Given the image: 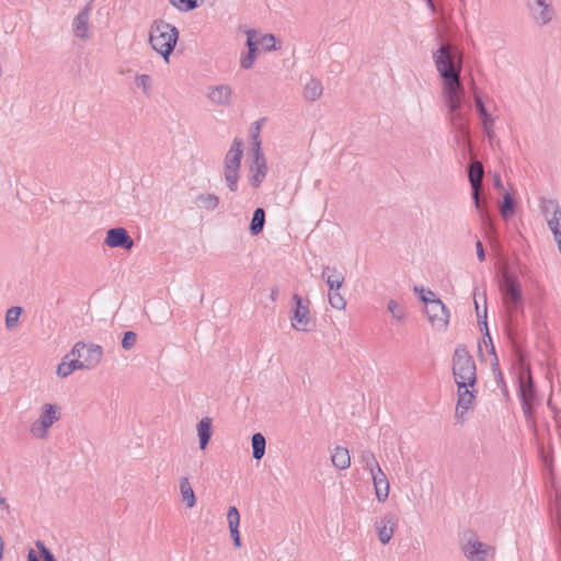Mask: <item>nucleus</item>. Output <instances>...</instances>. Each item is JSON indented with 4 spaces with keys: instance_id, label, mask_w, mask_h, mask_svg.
<instances>
[{
    "instance_id": "nucleus-11",
    "label": "nucleus",
    "mask_w": 561,
    "mask_h": 561,
    "mask_svg": "<svg viewBox=\"0 0 561 561\" xmlns=\"http://www.w3.org/2000/svg\"><path fill=\"white\" fill-rule=\"evenodd\" d=\"M291 301L290 321L293 328L297 331L309 332L310 328H308V325L311 318L308 305L305 304L304 298L298 294L293 295Z\"/></svg>"
},
{
    "instance_id": "nucleus-17",
    "label": "nucleus",
    "mask_w": 561,
    "mask_h": 561,
    "mask_svg": "<svg viewBox=\"0 0 561 561\" xmlns=\"http://www.w3.org/2000/svg\"><path fill=\"white\" fill-rule=\"evenodd\" d=\"M397 522L398 518L392 513H388L375 522L378 539L382 545H387L391 540Z\"/></svg>"
},
{
    "instance_id": "nucleus-56",
    "label": "nucleus",
    "mask_w": 561,
    "mask_h": 561,
    "mask_svg": "<svg viewBox=\"0 0 561 561\" xmlns=\"http://www.w3.org/2000/svg\"><path fill=\"white\" fill-rule=\"evenodd\" d=\"M278 296V289L276 287H274L272 290H271V298L272 300H275Z\"/></svg>"
},
{
    "instance_id": "nucleus-13",
    "label": "nucleus",
    "mask_w": 561,
    "mask_h": 561,
    "mask_svg": "<svg viewBox=\"0 0 561 561\" xmlns=\"http://www.w3.org/2000/svg\"><path fill=\"white\" fill-rule=\"evenodd\" d=\"M425 305V314L428 321L437 327L438 330H445L448 325L449 311L438 298L430 299Z\"/></svg>"
},
{
    "instance_id": "nucleus-28",
    "label": "nucleus",
    "mask_w": 561,
    "mask_h": 561,
    "mask_svg": "<svg viewBox=\"0 0 561 561\" xmlns=\"http://www.w3.org/2000/svg\"><path fill=\"white\" fill-rule=\"evenodd\" d=\"M250 182L254 188H257L264 181L267 172L266 162L252 163L250 165Z\"/></svg>"
},
{
    "instance_id": "nucleus-38",
    "label": "nucleus",
    "mask_w": 561,
    "mask_h": 561,
    "mask_svg": "<svg viewBox=\"0 0 561 561\" xmlns=\"http://www.w3.org/2000/svg\"><path fill=\"white\" fill-rule=\"evenodd\" d=\"M23 312V308L20 306H13L7 310L5 313V327L8 330H12L18 325L20 316Z\"/></svg>"
},
{
    "instance_id": "nucleus-53",
    "label": "nucleus",
    "mask_w": 561,
    "mask_h": 561,
    "mask_svg": "<svg viewBox=\"0 0 561 561\" xmlns=\"http://www.w3.org/2000/svg\"><path fill=\"white\" fill-rule=\"evenodd\" d=\"M27 561H41V557L31 548L27 552Z\"/></svg>"
},
{
    "instance_id": "nucleus-22",
    "label": "nucleus",
    "mask_w": 561,
    "mask_h": 561,
    "mask_svg": "<svg viewBox=\"0 0 561 561\" xmlns=\"http://www.w3.org/2000/svg\"><path fill=\"white\" fill-rule=\"evenodd\" d=\"M232 90L227 84H219L213 88L207 94L208 99L218 105H230Z\"/></svg>"
},
{
    "instance_id": "nucleus-49",
    "label": "nucleus",
    "mask_w": 561,
    "mask_h": 561,
    "mask_svg": "<svg viewBox=\"0 0 561 561\" xmlns=\"http://www.w3.org/2000/svg\"><path fill=\"white\" fill-rule=\"evenodd\" d=\"M250 36H251L252 42L255 44V47L259 48V45H261L260 37L262 35H260V33L256 30L250 28L247 32V38H250Z\"/></svg>"
},
{
    "instance_id": "nucleus-57",
    "label": "nucleus",
    "mask_w": 561,
    "mask_h": 561,
    "mask_svg": "<svg viewBox=\"0 0 561 561\" xmlns=\"http://www.w3.org/2000/svg\"><path fill=\"white\" fill-rule=\"evenodd\" d=\"M3 548H4V543H3L2 537L0 536V561L3 559Z\"/></svg>"
},
{
    "instance_id": "nucleus-59",
    "label": "nucleus",
    "mask_w": 561,
    "mask_h": 561,
    "mask_svg": "<svg viewBox=\"0 0 561 561\" xmlns=\"http://www.w3.org/2000/svg\"><path fill=\"white\" fill-rule=\"evenodd\" d=\"M556 241H557L558 247H559V250H560V252H561V238L557 239Z\"/></svg>"
},
{
    "instance_id": "nucleus-39",
    "label": "nucleus",
    "mask_w": 561,
    "mask_h": 561,
    "mask_svg": "<svg viewBox=\"0 0 561 561\" xmlns=\"http://www.w3.org/2000/svg\"><path fill=\"white\" fill-rule=\"evenodd\" d=\"M263 50L273 51L280 49V43L274 34H265L260 37Z\"/></svg>"
},
{
    "instance_id": "nucleus-52",
    "label": "nucleus",
    "mask_w": 561,
    "mask_h": 561,
    "mask_svg": "<svg viewBox=\"0 0 561 561\" xmlns=\"http://www.w3.org/2000/svg\"><path fill=\"white\" fill-rule=\"evenodd\" d=\"M493 184H494L495 188L504 191V186L502 184V180H501V175L500 174H497V173L494 174V176H493Z\"/></svg>"
},
{
    "instance_id": "nucleus-16",
    "label": "nucleus",
    "mask_w": 561,
    "mask_h": 561,
    "mask_svg": "<svg viewBox=\"0 0 561 561\" xmlns=\"http://www.w3.org/2000/svg\"><path fill=\"white\" fill-rule=\"evenodd\" d=\"M458 400L456 405V417L461 419L463 414L471 409L476 399V390H470L474 386L465 385L463 381H458Z\"/></svg>"
},
{
    "instance_id": "nucleus-14",
    "label": "nucleus",
    "mask_w": 561,
    "mask_h": 561,
    "mask_svg": "<svg viewBox=\"0 0 561 561\" xmlns=\"http://www.w3.org/2000/svg\"><path fill=\"white\" fill-rule=\"evenodd\" d=\"M103 243L108 248H119L123 250H130L135 244L134 239L123 227L110 228L106 231V237Z\"/></svg>"
},
{
    "instance_id": "nucleus-21",
    "label": "nucleus",
    "mask_w": 561,
    "mask_h": 561,
    "mask_svg": "<svg viewBox=\"0 0 561 561\" xmlns=\"http://www.w3.org/2000/svg\"><path fill=\"white\" fill-rule=\"evenodd\" d=\"M199 448L206 449L213 436V420L208 416L203 417L196 426Z\"/></svg>"
},
{
    "instance_id": "nucleus-3",
    "label": "nucleus",
    "mask_w": 561,
    "mask_h": 561,
    "mask_svg": "<svg viewBox=\"0 0 561 561\" xmlns=\"http://www.w3.org/2000/svg\"><path fill=\"white\" fill-rule=\"evenodd\" d=\"M178 39L179 31L174 25L163 20H156L152 23L149 32V43L165 61L169 60L170 55L173 53Z\"/></svg>"
},
{
    "instance_id": "nucleus-48",
    "label": "nucleus",
    "mask_w": 561,
    "mask_h": 561,
    "mask_svg": "<svg viewBox=\"0 0 561 561\" xmlns=\"http://www.w3.org/2000/svg\"><path fill=\"white\" fill-rule=\"evenodd\" d=\"M136 85L141 88L146 94L151 85V78L148 75H140L136 77Z\"/></svg>"
},
{
    "instance_id": "nucleus-55",
    "label": "nucleus",
    "mask_w": 561,
    "mask_h": 561,
    "mask_svg": "<svg viewBox=\"0 0 561 561\" xmlns=\"http://www.w3.org/2000/svg\"><path fill=\"white\" fill-rule=\"evenodd\" d=\"M0 506L7 511V513L10 515L11 514V510H10V506L9 504L7 503V500L2 496H0Z\"/></svg>"
},
{
    "instance_id": "nucleus-29",
    "label": "nucleus",
    "mask_w": 561,
    "mask_h": 561,
    "mask_svg": "<svg viewBox=\"0 0 561 561\" xmlns=\"http://www.w3.org/2000/svg\"><path fill=\"white\" fill-rule=\"evenodd\" d=\"M264 225H265V210L262 207H257L254 209L251 221H250V226H249L250 233L252 236L260 234L264 229Z\"/></svg>"
},
{
    "instance_id": "nucleus-34",
    "label": "nucleus",
    "mask_w": 561,
    "mask_h": 561,
    "mask_svg": "<svg viewBox=\"0 0 561 561\" xmlns=\"http://www.w3.org/2000/svg\"><path fill=\"white\" fill-rule=\"evenodd\" d=\"M491 365H492V371L494 374V378H495L496 385H497V387H500L503 397L508 400L510 399V392H508L507 385H506V382L504 380L503 373H502V370L500 368L497 356H495V362H492Z\"/></svg>"
},
{
    "instance_id": "nucleus-50",
    "label": "nucleus",
    "mask_w": 561,
    "mask_h": 561,
    "mask_svg": "<svg viewBox=\"0 0 561 561\" xmlns=\"http://www.w3.org/2000/svg\"><path fill=\"white\" fill-rule=\"evenodd\" d=\"M476 250H477V256L480 262L485 261V251L483 248V244L480 240H477L476 242Z\"/></svg>"
},
{
    "instance_id": "nucleus-46",
    "label": "nucleus",
    "mask_w": 561,
    "mask_h": 561,
    "mask_svg": "<svg viewBox=\"0 0 561 561\" xmlns=\"http://www.w3.org/2000/svg\"><path fill=\"white\" fill-rule=\"evenodd\" d=\"M388 310L397 320H402L405 316L403 308L393 299L388 302Z\"/></svg>"
},
{
    "instance_id": "nucleus-9",
    "label": "nucleus",
    "mask_w": 561,
    "mask_h": 561,
    "mask_svg": "<svg viewBox=\"0 0 561 561\" xmlns=\"http://www.w3.org/2000/svg\"><path fill=\"white\" fill-rule=\"evenodd\" d=\"M478 289L476 288L474 290V307H476V312H477V318H478V323L480 325V330L483 332V343L485 344V346L488 347V353L490 355H493L494 357L496 356V353H495V347H494V344L492 342V337H491V334H490V331H489V328H488V322H486V294L485 291L483 290L482 294H478L477 291ZM493 362H495V358L493 359Z\"/></svg>"
},
{
    "instance_id": "nucleus-30",
    "label": "nucleus",
    "mask_w": 561,
    "mask_h": 561,
    "mask_svg": "<svg viewBox=\"0 0 561 561\" xmlns=\"http://www.w3.org/2000/svg\"><path fill=\"white\" fill-rule=\"evenodd\" d=\"M180 492L182 495V500L185 502L186 506L192 508L196 505V495L190 483L188 478L183 477L180 480Z\"/></svg>"
},
{
    "instance_id": "nucleus-18",
    "label": "nucleus",
    "mask_w": 561,
    "mask_h": 561,
    "mask_svg": "<svg viewBox=\"0 0 561 561\" xmlns=\"http://www.w3.org/2000/svg\"><path fill=\"white\" fill-rule=\"evenodd\" d=\"M371 479L377 500L381 503L385 502L389 496V482L387 476L381 469H378V471L371 474Z\"/></svg>"
},
{
    "instance_id": "nucleus-37",
    "label": "nucleus",
    "mask_w": 561,
    "mask_h": 561,
    "mask_svg": "<svg viewBox=\"0 0 561 561\" xmlns=\"http://www.w3.org/2000/svg\"><path fill=\"white\" fill-rule=\"evenodd\" d=\"M252 140V163L266 162L262 150V141L257 134L251 135Z\"/></svg>"
},
{
    "instance_id": "nucleus-32",
    "label": "nucleus",
    "mask_w": 561,
    "mask_h": 561,
    "mask_svg": "<svg viewBox=\"0 0 561 561\" xmlns=\"http://www.w3.org/2000/svg\"><path fill=\"white\" fill-rule=\"evenodd\" d=\"M474 105L482 126L489 127V125H491V122H493V118L491 114L488 112V108L483 103L481 96L477 92H474Z\"/></svg>"
},
{
    "instance_id": "nucleus-5",
    "label": "nucleus",
    "mask_w": 561,
    "mask_h": 561,
    "mask_svg": "<svg viewBox=\"0 0 561 561\" xmlns=\"http://www.w3.org/2000/svg\"><path fill=\"white\" fill-rule=\"evenodd\" d=\"M500 290L511 317H513V314L523 313L524 298L522 286L514 273H505L502 276L500 280Z\"/></svg>"
},
{
    "instance_id": "nucleus-42",
    "label": "nucleus",
    "mask_w": 561,
    "mask_h": 561,
    "mask_svg": "<svg viewBox=\"0 0 561 561\" xmlns=\"http://www.w3.org/2000/svg\"><path fill=\"white\" fill-rule=\"evenodd\" d=\"M137 342V333L134 331H125L121 341L122 347L125 351L131 350Z\"/></svg>"
},
{
    "instance_id": "nucleus-10",
    "label": "nucleus",
    "mask_w": 561,
    "mask_h": 561,
    "mask_svg": "<svg viewBox=\"0 0 561 561\" xmlns=\"http://www.w3.org/2000/svg\"><path fill=\"white\" fill-rule=\"evenodd\" d=\"M60 419V412L56 404L45 403L42 407L39 417L31 425V433L37 438H45L48 428Z\"/></svg>"
},
{
    "instance_id": "nucleus-31",
    "label": "nucleus",
    "mask_w": 561,
    "mask_h": 561,
    "mask_svg": "<svg viewBox=\"0 0 561 561\" xmlns=\"http://www.w3.org/2000/svg\"><path fill=\"white\" fill-rule=\"evenodd\" d=\"M252 444V457L256 460H261L265 454L266 439L262 433H255L251 438Z\"/></svg>"
},
{
    "instance_id": "nucleus-44",
    "label": "nucleus",
    "mask_w": 561,
    "mask_h": 561,
    "mask_svg": "<svg viewBox=\"0 0 561 561\" xmlns=\"http://www.w3.org/2000/svg\"><path fill=\"white\" fill-rule=\"evenodd\" d=\"M548 227L553 233L554 240L561 238V217L558 215L554 217L548 218Z\"/></svg>"
},
{
    "instance_id": "nucleus-45",
    "label": "nucleus",
    "mask_w": 561,
    "mask_h": 561,
    "mask_svg": "<svg viewBox=\"0 0 561 561\" xmlns=\"http://www.w3.org/2000/svg\"><path fill=\"white\" fill-rule=\"evenodd\" d=\"M413 291L419 296L420 300L424 302V305L430 302V299L435 298V294L431 289L425 290L422 286L415 285L413 287Z\"/></svg>"
},
{
    "instance_id": "nucleus-2",
    "label": "nucleus",
    "mask_w": 561,
    "mask_h": 561,
    "mask_svg": "<svg viewBox=\"0 0 561 561\" xmlns=\"http://www.w3.org/2000/svg\"><path fill=\"white\" fill-rule=\"evenodd\" d=\"M517 383L523 413L527 422H535V411L540 399L531 375L530 365L523 353H519L517 356Z\"/></svg>"
},
{
    "instance_id": "nucleus-1",
    "label": "nucleus",
    "mask_w": 561,
    "mask_h": 561,
    "mask_svg": "<svg viewBox=\"0 0 561 561\" xmlns=\"http://www.w3.org/2000/svg\"><path fill=\"white\" fill-rule=\"evenodd\" d=\"M433 60L443 81L448 119L455 131L454 141L457 146L467 148L470 145L472 106L465 95L460 80L462 54L456 46L442 42L433 53Z\"/></svg>"
},
{
    "instance_id": "nucleus-23",
    "label": "nucleus",
    "mask_w": 561,
    "mask_h": 561,
    "mask_svg": "<svg viewBox=\"0 0 561 561\" xmlns=\"http://www.w3.org/2000/svg\"><path fill=\"white\" fill-rule=\"evenodd\" d=\"M78 369H84V367L77 356H70L68 359H65V357L62 358L56 373L58 377L66 378Z\"/></svg>"
},
{
    "instance_id": "nucleus-41",
    "label": "nucleus",
    "mask_w": 561,
    "mask_h": 561,
    "mask_svg": "<svg viewBox=\"0 0 561 561\" xmlns=\"http://www.w3.org/2000/svg\"><path fill=\"white\" fill-rule=\"evenodd\" d=\"M204 0H170V3L181 11H192L198 8Z\"/></svg>"
},
{
    "instance_id": "nucleus-15",
    "label": "nucleus",
    "mask_w": 561,
    "mask_h": 561,
    "mask_svg": "<svg viewBox=\"0 0 561 561\" xmlns=\"http://www.w3.org/2000/svg\"><path fill=\"white\" fill-rule=\"evenodd\" d=\"M491 547L480 541L473 533H470V537L462 547L465 556L470 561H484Z\"/></svg>"
},
{
    "instance_id": "nucleus-12",
    "label": "nucleus",
    "mask_w": 561,
    "mask_h": 561,
    "mask_svg": "<svg viewBox=\"0 0 561 561\" xmlns=\"http://www.w3.org/2000/svg\"><path fill=\"white\" fill-rule=\"evenodd\" d=\"M527 8L535 23L539 26L550 23L556 13L552 0H527Z\"/></svg>"
},
{
    "instance_id": "nucleus-26",
    "label": "nucleus",
    "mask_w": 561,
    "mask_h": 561,
    "mask_svg": "<svg viewBox=\"0 0 561 561\" xmlns=\"http://www.w3.org/2000/svg\"><path fill=\"white\" fill-rule=\"evenodd\" d=\"M90 16L89 7L83 8L73 20V32L76 36L84 38L87 37L88 21Z\"/></svg>"
},
{
    "instance_id": "nucleus-40",
    "label": "nucleus",
    "mask_w": 561,
    "mask_h": 561,
    "mask_svg": "<svg viewBox=\"0 0 561 561\" xmlns=\"http://www.w3.org/2000/svg\"><path fill=\"white\" fill-rule=\"evenodd\" d=\"M542 213L547 220H548V218L554 217L557 215L559 217H561V208H560L558 202L552 201V199L543 201Z\"/></svg>"
},
{
    "instance_id": "nucleus-24",
    "label": "nucleus",
    "mask_w": 561,
    "mask_h": 561,
    "mask_svg": "<svg viewBox=\"0 0 561 561\" xmlns=\"http://www.w3.org/2000/svg\"><path fill=\"white\" fill-rule=\"evenodd\" d=\"M245 46L248 47V50L241 53L240 67L248 70L253 67L260 50L257 47H255V44L252 42L251 37L247 38Z\"/></svg>"
},
{
    "instance_id": "nucleus-4",
    "label": "nucleus",
    "mask_w": 561,
    "mask_h": 561,
    "mask_svg": "<svg viewBox=\"0 0 561 561\" xmlns=\"http://www.w3.org/2000/svg\"><path fill=\"white\" fill-rule=\"evenodd\" d=\"M453 376L456 385L463 381L465 385L476 386L477 367L473 357L463 344L456 346L453 356Z\"/></svg>"
},
{
    "instance_id": "nucleus-35",
    "label": "nucleus",
    "mask_w": 561,
    "mask_h": 561,
    "mask_svg": "<svg viewBox=\"0 0 561 561\" xmlns=\"http://www.w3.org/2000/svg\"><path fill=\"white\" fill-rule=\"evenodd\" d=\"M322 84L317 79H311L305 87L304 95L309 101H316L322 94Z\"/></svg>"
},
{
    "instance_id": "nucleus-25",
    "label": "nucleus",
    "mask_w": 561,
    "mask_h": 561,
    "mask_svg": "<svg viewBox=\"0 0 561 561\" xmlns=\"http://www.w3.org/2000/svg\"><path fill=\"white\" fill-rule=\"evenodd\" d=\"M331 461L336 469H347L351 466L348 449L342 446H336L331 455Z\"/></svg>"
},
{
    "instance_id": "nucleus-54",
    "label": "nucleus",
    "mask_w": 561,
    "mask_h": 561,
    "mask_svg": "<svg viewBox=\"0 0 561 561\" xmlns=\"http://www.w3.org/2000/svg\"><path fill=\"white\" fill-rule=\"evenodd\" d=\"M263 121H264V118H262V119H260V121H256V122L253 124L254 128H251V130H250V136H251L252 134H257V135L260 136L261 124H262V122H263Z\"/></svg>"
},
{
    "instance_id": "nucleus-58",
    "label": "nucleus",
    "mask_w": 561,
    "mask_h": 561,
    "mask_svg": "<svg viewBox=\"0 0 561 561\" xmlns=\"http://www.w3.org/2000/svg\"><path fill=\"white\" fill-rule=\"evenodd\" d=\"M425 1L427 3L428 8L434 9L433 0H425Z\"/></svg>"
},
{
    "instance_id": "nucleus-51",
    "label": "nucleus",
    "mask_w": 561,
    "mask_h": 561,
    "mask_svg": "<svg viewBox=\"0 0 561 561\" xmlns=\"http://www.w3.org/2000/svg\"><path fill=\"white\" fill-rule=\"evenodd\" d=\"M482 128H483V131H484L485 136L488 137V139L490 141H492V139L495 136L494 130H493V122H491V125H489V127L482 126Z\"/></svg>"
},
{
    "instance_id": "nucleus-43",
    "label": "nucleus",
    "mask_w": 561,
    "mask_h": 561,
    "mask_svg": "<svg viewBox=\"0 0 561 561\" xmlns=\"http://www.w3.org/2000/svg\"><path fill=\"white\" fill-rule=\"evenodd\" d=\"M329 302L333 308L337 310H342L346 306L344 297L339 291L329 290Z\"/></svg>"
},
{
    "instance_id": "nucleus-6",
    "label": "nucleus",
    "mask_w": 561,
    "mask_h": 561,
    "mask_svg": "<svg viewBox=\"0 0 561 561\" xmlns=\"http://www.w3.org/2000/svg\"><path fill=\"white\" fill-rule=\"evenodd\" d=\"M243 141L240 138H234L233 142L225 157V180L228 188L231 192L238 191L239 170L241 167V159L243 156Z\"/></svg>"
},
{
    "instance_id": "nucleus-20",
    "label": "nucleus",
    "mask_w": 561,
    "mask_h": 561,
    "mask_svg": "<svg viewBox=\"0 0 561 561\" xmlns=\"http://www.w3.org/2000/svg\"><path fill=\"white\" fill-rule=\"evenodd\" d=\"M322 278L330 291H339L344 283V275L336 267L325 266L322 271Z\"/></svg>"
},
{
    "instance_id": "nucleus-33",
    "label": "nucleus",
    "mask_w": 561,
    "mask_h": 561,
    "mask_svg": "<svg viewBox=\"0 0 561 561\" xmlns=\"http://www.w3.org/2000/svg\"><path fill=\"white\" fill-rule=\"evenodd\" d=\"M196 203L199 208L211 211L219 205V197L215 194H199L196 197Z\"/></svg>"
},
{
    "instance_id": "nucleus-7",
    "label": "nucleus",
    "mask_w": 561,
    "mask_h": 561,
    "mask_svg": "<svg viewBox=\"0 0 561 561\" xmlns=\"http://www.w3.org/2000/svg\"><path fill=\"white\" fill-rule=\"evenodd\" d=\"M70 356H77L84 369H93L102 359L103 347L99 344H87L79 341L73 345L72 350L65 355V359H68Z\"/></svg>"
},
{
    "instance_id": "nucleus-36",
    "label": "nucleus",
    "mask_w": 561,
    "mask_h": 561,
    "mask_svg": "<svg viewBox=\"0 0 561 561\" xmlns=\"http://www.w3.org/2000/svg\"><path fill=\"white\" fill-rule=\"evenodd\" d=\"M360 462L364 466V469L369 471L370 474L375 473L380 469V466L375 457V454L368 449L362 450L360 454Z\"/></svg>"
},
{
    "instance_id": "nucleus-47",
    "label": "nucleus",
    "mask_w": 561,
    "mask_h": 561,
    "mask_svg": "<svg viewBox=\"0 0 561 561\" xmlns=\"http://www.w3.org/2000/svg\"><path fill=\"white\" fill-rule=\"evenodd\" d=\"M35 545L43 557V561H57L53 552L45 546L42 540H37Z\"/></svg>"
},
{
    "instance_id": "nucleus-27",
    "label": "nucleus",
    "mask_w": 561,
    "mask_h": 561,
    "mask_svg": "<svg viewBox=\"0 0 561 561\" xmlns=\"http://www.w3.org/2000/svg\"><path fill=\"white\" fill-rule=\"evenodd\" d=\"M517 202L514 198V196L507 192L504 191L503 193V201L500 208L501 216L504 220L511 219L515 213H516Z\"/></svg>"
},
{
    "instance_id": "nucleus-19",
    "label": "nucleus",
    "mask_w": 561,
    "mask_h": 561,
    "mask_svg": "<svg viewBox=\"0 0 561 561\" xmlns=\"http://www.w3.org/2000/svg\"><path fill=\"white\" fill-rule=\"evenodd\" d=\"M227 519H228L230 536L232 538L233 546L236 548H240L241 545H242L241 543L240 531H239L240 514H239V511H238V508L236 506H230L228 508Z\"/></svg>"
},
{
    "instance_id": "nucleus-8",
    "label": "nucleus",
    "mask_w": 561,
    "mask_h": 561,
    "mask_svg": "<svg viewBox=\"0 0 561 561\" xmlns=\"http://www.w3.org/2000/svg\"><path fill=\"white\" fill-rule=\"evenodd\" d=\"M484 175V169L480 161L474 160L469 163L468 165V179L471 186V198L473 201V204L479 211L482 221L486 225L491 221L490 214L481 206L479 194H480V187L482 183V179Z\"/></svg>"
}]
</instances>
